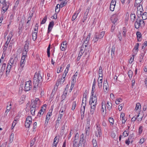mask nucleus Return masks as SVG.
Here are the masks:
<instances>
[{"mask_svg":"<svg viewBox=\"0 0 147 147\" xmlns=\"http://www.w3.org/2000/svg\"><path fill=\"white\" fill-rule=\"evenodd\" d=\"M141 108V105L139 103H137L136 105L135 109V111H140Z\"/></svg>","mask_w":147,"mask_h":147,"instance_id":"obj_25","label":"nucleus"},{"mask_svg":"<svg viewBox=\"0 0 147 147\" xmlns=\"http://www.w3.org/2000/svg\"><path fill=\"white\" fill-rule=\"evenodd\" d=\"M143 10L142 8V6L140 4H139L138 6L137 11V14L138 16L139 17L143 13Z\"/></svg>","mask_w":147,"mask_h":147,"instance_id":"obj_6","label":"nucleus"},{"mask_svg":"<svg viewBox=\"0 0 147 147\" xmlns=\"http://www.w3.org/2000/svg\"><path fill=\"white\" fill-rule=\"evenodd\" d=\"M90 35L91 34L89 33L87 36L86 38L84 40V43L83 44V46H85L86 47L90 39Z\"/></svg>","mask_w":147,"mask_h":147,"instance_id":"obj_11","label":"nucleus"},{"mask_svg":"<svg viewBox=\"0 0 147 147\" xmlns=\"http://www.w3.org/2000/svg\"><path fill=\"white\" fill-rule=\"evenodd\" d=\"M60 119H58V118H57V119L56 121V124L55 125V128H56V127L57 128L58 127L59 124L60 123Z\"/></svg>","mask_w":147,"mask_h":147,"instance_id":"obj_36","label":"nucleus"},{"mask_svg":"<svg viewBox=\"0 0 147 147\" xmlns=\"http://www.w3.org/2000/svg\"><path fill=\"white\" fill-rule=\"evenodd\" d=\"M50 46H51V45L50 44H49L48 46V47L47 48V56H48V57H50Z\"/></svg>","mask_w":147,"mask_h":147,"instance_id":"obj_33","label":"nucleus"},{"mask_svg":"<svg viewBox=\"0 0 147 147\" xmlns=\"http://www.w3.org/2000/svg\"><path fill=\"white\" fill-rule=\"evenodd\" d=\"M67 47V43L66 42H63L61 45V50L63 51L65 50Z\"/></svg>","mask_w":147,"mask_h":147,"instance_id":"obj_15","label":"nucleus"},{"mask_svg":"<svg viewBox=\"0 0 147 147\" xmlns=\"http://www.w3.org/2000/svg\"><path fill=\"white\" fill-rule=\"evenodd\" d=\"M66 95L67 94H63L61 96V99L62 100H64L65 99L66 97Z\"/></svg>","mask_w":147,"mask_h":147,"instance_id":"obj_64","label":"nucleus"},{"mask_svg":"<svg viewBox=\"0 0 147 147\" xmlns=\"http://www.w3.org/2000/svg\"><path fill=\"white\" fill-rule=\"evenodd\" d=\"M30 22L29 21V20H28V21L26 22V29L27 30L29 28L30 24Z\"/></svg>","mask_w":147,"mask_h":147,"instance_id":"obj_45","label":"nucleus"},{"mask_svg":"<svg viewBox=\"0 0 147 147\" xmlns=\"http://www.w3.org/2000/svg\"><path fill=\"white\" fill-rule=\"evenodd\" d=\"M103 90L105 92H106L109 90V85L107 80L105 81L103 83Z\"/></svg>","mask_w":147,"mask_h":147,"instance_id":"obj_13","label":"nucleus"},{"mask_svg":"<svg viewBox=\"0 0 147 147\" xmlns=\"http://www.w3.org/2000/svg\"><path fill=\"white\" fill-rule=\"evenodd\" d=\"M109 122L111 123V125H113L114 124V120L113 118L110 117L109 119Z\"/></svg>","mask_w":147,"mask_h":147,"instance_id":"obj_43","label":"nucleus"},{"mask_svg":"<svg viewBox=\"0 0 147 147\" xmlns=\"http://www.w3.org/2000/svg\"><path fill=\"white\" fill-rule=\"evenodd\" d=\"M66 4V1H65L61 2L60 4L59 5V7L62 8L63 6L65 5Z\"/></svg>","mask_w":147,"mask_h":147,"instance_id":"obj_31","label":"nucleus"},{"mask_svg":"<svg viewBox=\"0 0 147 147\" xmlns=\"http://www.w3.org/2000/svg\"><path fill=\"white\" fill-rule=\"evenodd\" d=\"M50 119V117H48V115H47L46 117V120H45V124L46 123H47V124L49 122V119Z\"/></svg>","mask_w":147,"mask_h":147,"instance_id":"obj_54","label":"nucleus"},{"mask_svg":"<svg viewBox=\"0 0 147 147\" xmlns=\"http://www.w3.org/2000/svg\"><path fill=\"white\" fill-rule=\"evenodd\" d=\"M115 6H114V5H110V10L112 11H113L114 10V8H115Z\"/></svg>","mask_w":147,"mask_h":147,"instance_id":"obj_53","label":"nucleus"},{"mask_svg":"<svg viewBox=\"0 0 147 147\" xmlns=\"http://www.w3.org/2000/svg\"><path fill=\"white\" fill-rule=\"evenodd\" d=\"M126 28L125 27H123V35L124 36H125L126 35L125 33L126 32Z\"/></svg>","mask_w":147,"mask_h":147,"instance_id":"obj_55","label":"nucleus"},{"mask_svg":"<svg viewBox=\"0 0 147 147\" xmlns=\"http://www.w3.org/2000/svg\"><path fill=\"white\" fill-rule=\"evenodd\" d=\"M116 3V1L115 0H112L111 3L110 4L111 5H114V6L115 5Z\"/></svg>","mask_w":147,"mask_h":147,"instance_id":"obj_49","label":"nucleus"},{"mask_svg":"<svg viewBox=\"0 0 147 147\" xmlns=\"http://www.w3.org/2000/svg\"><path fill=\"white\" fill-rule=\"evenodd\" d=\"M59 139L57 137V136H56L53 142H57V143H58L59 142Z\"/></svg>","mask_w":147,"mask_h":147,"instance_id":"obj_62","label":"nucleus"},{"mask_svg":"<svg viewBox=\"0 0 147 147\" xmlns=\"http://www.w3.org/2000/svg\"><path fill=\"white\" fill-rule=\"evenodd\" d=\"M102 78L99 77L98 80V86L99 88L102 87Z\"/></svg>","mask_w":147,"mask_h":147,"instance_id":"obj_16","label":"nucleus"},{"mask_svg":"<svg viewBox=\"0 0 147 147\" xmlns=\"http://www.w3.org/2000/svg\"><path fill=\"white\" fill-rule=\"evenodd\" d=\"M5 67H6V64L4 63L3 64L2 66L1 67V68L0 69V71L1 72H2L4 71L5 69Z\"/></svg>","mask_w":147,"mask_h":147,"instance_id":"obj_40","label":"nucleus"},{"mask_svg":"<svg viewBox=\"0 0 147 147\" xmlns=\"http://www.w3.org/2000/svg\"><path fill=\"white\" fill-rule=\"evenodd\" d=\"M142 1L141 0H136L135 5H136V4L138 5V4L140 3Z\"/></svg>","mask_w":147,"mask_h":147,"instance_id":"obj_61","label":"nucleus"},{"mask_svg":"<svg viewBox=\"0 0 147 147\" xmlns=\"http://www.w3.org/2000/svg\"><path fill=\"white\" fill-rule=\"evenodd\" d=\"M32 88V83L31 81L30 80L25 82L24 90L25 91H29Z\"/></svg>","mask_w":147,"mask_h":147,"instance_id":"obj_3","label":"nucleus"},{"mask_svg":"<svg viewBox=\"0 0 147 147\" xmlns=\"http://www.w3.org/2000/svg\"><path fill=\"white\" fill-rule=\"evenodd\" d=\"M37 33L36 32H32V39L34 41H35L36 39Z\"/></svg>","mask_w":147,"mask_h":147,"instance_id":"obj_21","label":"nucleus"},{"mask_svg":"<svg viewBox=\"0 0 147 147\" xmlns=\"http://www.w3.org/2000/svg\"><path fill=\"white\" fill-rule=\"evenodd\" d=\"M129 133L126 131H125L123 133L122 135L124 136V137L127 136L128 135Z\"/></svg>","mask_w":147,"mask_h":147,"instance_id":"obj_46","label":"nucleus"},{"mask_svg":"<svg viewBox=\"0 0 147 147\" xmlns=\"http://www.w3.org/2000/svg\"><path fill=\"white\" fill-rule=\"evenodd\" d=\"M36 141V138H34L32 139L30 141V146H32Z\"/></svg>","mask_w":147,"mask_h":147,"instance_id":"obj_37","label":"nucleus"},{"mask_svg":"<svg viewBox=\"0 0 147 147\" xmlns=\"http://www.w3.org/2000/svg\"><path fill=\"white\" fill-rule=\"evenodd\" d=\"M121 100H122L121 99H118L115 101V103L117 104H119L120 103V102L121 101Z\"/></svg>","mask_w":147,"mask_h":147,"instance_id":"obj_51","label":"nucleus"},{"mask_svg":"<svg viewBox=\"0 0 147 147\" xmlns=\"http://www.w3.org/2000/svg\"><path fill=\"white\" fill-rule=\"evenodd\" d=\"M138 46H139L138 43H136L135 46L134 48V50H135L136 51H137L138 50Z\"/></svg>","mask_w":147,"mask_h":147,"instance_id":"obj_52","label":"nucleus"},{"mask_svg":"<svg viewBox=\"0 0 147 147\" xmlns=\"http://www.w3.org/2000/svg\"><path fill=\"white\" fill-rule=\"evenodd\" d=\"M9 105L10 107H9L8 106L7 107L6 109L5 112V113H7L9 111L10 109L11 108V104L10 103Z\"/></svg>","mask_w":147,"mask_h":147,"instance_id":"obj_34","label":"nucleus"},{"mask_svg":"<svg viewBox=\"0 0 147 147\" xmlns=\"http://www.w3.org/2000/svg\"><path fill=\"white\" fill-rule=\"evenodd\" d=\"M16 61L15 59H13L12 58H11L10 59L9 63L7 64L9 65H11L15 66L16 65Z\"/></svg>","mask_w":147,"mask_h":147,"instance_id":"obj_14","label":"nucleus"},{"mask_svg":"<svg viewBox=\"0 0 147 147\" xmlns=\"http://www.w3.org/2000/svg\"><path fill=\"white\" fill-rule=\"evenodd\" d=\"M54 25V22L53 21H52L50 22L48 25L47 33H49L51 31L52 28H53Z\"/></svg>","mask_w":147,"mask_h":147,"instance_id":"obj_12","label":"nucleus"},{"mask_svg":"<svg viewBox=\"0 0 147 147\" xmlns=\"http://www.w3.org/2000/svg\"><path fill=\"white\" fill-rule=\"evenodd\" d=\"M14 134L13 133H11V135L10 137V138H9V141L11 142L13 141V137H14Z\"/></svg>","mask_w":147,"mask_h":147,"instance_id":"obj_39","label":"nucleus"},{"mask_svg":"<svg viewBox=\"0 0 147 147\" xmlns=\"http://www.w3.org/2000/svg\"><path fill=\"white\" fill-rule=\"evenodd\" d=\"M42 81V78L40 74V72L38 71V73H36L33 78V84L34 86L32 90L34 92H36L38 84H41Z\"/></svg>","mask_w":147,"mask_h":147,"instance_id":"obj_1","label":"nucleus"},{"mask_svg":"<svg viewBox=\"0 0 147 147\" xmlns=\"http://www.w3.org/2000/svg\"><path fill=\"white\" fill-rule=\"evenodd\" d=\"M131 20L133 21L135 19V15L134 14H131Z\"/></svg>","mask_w":147,"mask_h":147,"instance_id":"obj_56","label":"nucleus"},{"mask_svg":"<svg viewBox=\"0 0 147 147\" xmlns=\"http://www.w3.org/2000/svg\"><path fill=\"white\" fill-rule=\"evenodd\" d=\"M106 105L109 111L111 110L112 108V105L111 102L108 101Z\"/></svg>","mask_w":147,"mask_h":147,"instance_id":"obj_20","label":"nucleus"},{"mask_svg":"<svg viewBox=\"0 0 147 147\" xmlns=\"http://www.w3.org/2000/svg\"><path fill=\"white\" fill-rule=\"evenodd\" d=\"M29 45V43L26 41V43L25 44L24 49L23 50H24L25 51H28V46Z\"/></svg>","mask_w":147,"mask_h":147,"instance_id":"obj_22","label":"nucleus"},{"mask_svg":"<svg viewBox=\"0 0 147 147\" xmlns=\"http://www.w3.org/2000/svg\"><path fill=\"white\" fill-rule=\"evenodd\" d=\"M138 21L139 23L140 26L141 27H143L145 24L143 20H138Z\"/></svg>","mask_w":147,"mask_h":147,"instance_id":"obj_30","label":"nucleus"},{"mask_svg":"<svg viewBox=\"0 0 147 147\" xmlns=\"http://www.w3.org/2000/svg\"><path fill=\"white\" fill-rule=\"evenodd\" d=\"M25 63V61L24 60H21L20 61V66L21 67V68H23L24 67V64Z\"/></svg>","mask_w":147,"mask_h":147,"instance_id":"obj_35","label":"nucleus"},{"mask_svg":"<svg viewBox=\"0 0 147 147\" xmlns=\"http://www.w3.org/2000/svg\"><path fill=\"white\" fill-rule=\"evenodd\" d=\"M85 104H82V106L81 107V112H82L83 114H84L85 112V110L86 106Z\"/></svg>","mask_w":147,"mask_h":147,"instance_id":"obj_29","label":"nucleus"},{"mask_svg":"<svg viewBox=\"0 0 147 147\" xmlns=\"http://www.w3.org/2000/svg\"><path fill=\"white\" fill-rule=\"evenodd\" d=\"M86 98H83L82 104H85L86 105Z\"/></svg>","mask_w":147,"mask_h":147,"instance_id":"obj_48","label":"nucleus"},{"mask_svg":"<svg viewBox=\"0 0 147 147\" xmlns=\"http://www.w3.org/2000/svg\"><path fill=\"white\" fill-rule=\"evenodd\" d=\"M81 137L80 138L79 144V146H82L83 145V146H84L85 145L86 142V140H84V136L83 134H82L81 136Z\"/></svg>","mask_w":147,"mask_h":147,"instance_id":"obj_10","label":"nucleus"},{"mask_svg":"<svg viewBox=\"0 0 147 147\" xmlns=\"http://www.w3.org/2000/svg\"><path fill=\"white\" fill-rule=\"evenodd\" d=\"M123 105V104H121L119 105L118 109L119 111L122 110Z\"/></svg>","mask_w":147,"mask_h":147,"instance_id":"obj_57","label":"nucleus"},{"mask_svg":"<svg viewBox=\"0 0 147 147\" xmlns=\"http://www.w3.org/2000/svg\"><path fill=\"white\" fill-rule=\"evenodd\" d=\"M17 120L16 119H14L12 124L11 129H13V127L15 126L16 124L17 123Z\"/></svg>","mask_w":147,"mask_h":147,"instance_id":"obj_44","label":"nucleus"},{"mask_svg":"<svg viewBox=\"0 0 147 147\" xmlns=\"http://www.w3.org/2000/svg\"><path fill=\"white\" fill-rule=\"evenodd\" d=\"M9 5L10 3L9 2L4 3V4H3L1 12H3V13H4L7 10Z\"/></svg>","mask_w":147,"mask_h":147,"instance_id":"obj_5","label":"nucleus"},{"mask_svg":"<svg viewBox=\"0 0 147 147\" xmlns=\"http://www.w3.org/2000/svg\"><path fill=\"white\" fill-rule=\"evenodd\" d=\"M73 88H74V82H71L70 89V90H69L70 92H71V91L72 90V89H73Z\"/></svg>","mask_w":147,"mask_h":147,"instance_id":"obj_63","label":"nucleus"},{"mask_svg":"<svg viewBox=\"0 0 147 147\" xmlns=\"http://www.w3.org/2000/svg\"><path fill=\"white\" fill-rule=\"evenodd\" d=\"M97 102V98L96 96H94L92 98H90L89 102L91 105H92L96 106V103Z\"/></svg>","mask_w":147,"mask_h":147,"instance_id":"obj_8","label":"nucleus"},{"mask_svg":"<svg viewBox=\"0 0 147 147\" xmlns=\"http://www.w3.org/2000/svg\"><path fill=\"white\" fill-rule=\"evenodd\" d=\"M105 34V32L102 31L100 32L99 34L96 33L94 38L92 40L94 43L96 42L99 39L102 38L104 36Z\"/></svg>","mask_w":147,"mask_h":147,"instance_id":"obj_2","label":"nucleus"},{"mask_svg":"<svg viewBox=\"0 0 147 147\" xmlns=\"http://www.w3.org/2000/svg\"><path fill=\"white\" fill-rule=\"evenodd\" d=\"M136 35L138 40V41H140L141 40V33L139 32H136Z\"/></svg>","mask_w":147,"mask_h":147,"instance_id":"obj_24","label":"nucleus"},{"mask_svg":"<svg viewBox=\"0 0 147 147\" xmlns=\"http://www.w3.org/2000/svg\"><path fill=\"white\" fill-rule=\"evenodd\" d=\"M59 4H57L55 7V12L57 13H58L60 10V8L59 7Z\"/></svg>","mask_w":147,"mask_h":147,"instance_id":"obj_42","label":"nucleus"},{"mask_svg":"<svg viewBox=\"0 0 147 147\" xmlns=\"http://www.w3.org/2000/svg\"><path fill=\"white\" fill-rule=\"evenodd\" d=\"M32 120V119L31 116H28L26 118L25 122H28V123H29V124H31Z\"/></svg>","mask_w":147,"mask_h":147,"instance_id":"obj_23","label":"nucleus"},{"mask_svg":"<svg viewBox=\"0 0 147 147\" xmlns=\"http://www.w3.org/2000/svg\"><path fill=\"white\" fill-rule=\"evenodd\" d=\"M35 107V105H34L30 108V112L33 115H34L35 114L36 109Z\"/></svg>","mask_w":147,"mask_h":147,"instance_id":"obj_17","label":"nucleus"},{"mask_svg":"<svg viewBox=\"0 0 147 147\" xmlns=\"http://www.w3.org/2000/svg\"><path fill=\"white\" fill-rule=\"evenodd\" d=\"M12 66L11 65H9L7 64V66L6 68V75L9 74L10 71L11 70Z\"/></svg>","mask_w":147,"mask_h":147,"instance_id":"obj_18","label":"nucleus"},{"mask_svg":"<svg viewBox=\"0 0 147 147\" xmlns=\"http://www.w3.org/2000/svg\"><path fill=\"white\" fill-rule=\"evenodd\" d=\"M96 107V106L93 105H91L90 112L92 114H94Z\"/></svg>","mask_w":147,"mask_h":147,"instance_id":"obj_27","label":"nucleus"},{"mask_svg":"<svg viewBox=\"0 0 147 147\" xmlns=\"http://www.w3.org/2000/svg\"><path fill=\"white\" fill-rule=\"evenodd\" d=\"M65 77H63V78H62L61 79H60V85L62 84L63 83H64V81H65Z\"/></svg>","mask_w":147,"mask_h":147,"instance_id":"obj_47","label":"nucleus"},{"mask_svg":"<svg viewBox=\"0 0 147 147\" xmlns=\"http://www.w3.org/2000/svg\"><path fill=\"white\" fill-rule=\"evenodd\" d=\"M92 142L93 147H98L97 143L95 139H93Z\"/></svg>","mask_w":147,"mask_h":147,"instance_id":"obj_32","label":"nucleus"},{"mask_svg":"<svg viewBox=\"0 0 147 147\" xmlns=\"http://www.w3.org/2000/svg\"><path fill=\"white\" fill-rule=\"evenodd\" d=\"M143 14L142 13V18L143 20H145L147 19V13L144 12Z\"/></svg>","mask_w":147,"mask_h":147,"instance_id":"obj_28","label":"nucleus"},{"mask_svg":"<svg viewBox=\"0 0 147 147\" xmlns=\"http://www.w3.org/2000/svg\"><path fill=\"white\" fill-rule=\"evenodd\" d=\"M105 103V102H102L101 112L102 115L105 116L106 114V109Z\"/></svg>","mask_w":147,"mask_h":147,"instance_id":"obj_7","label":"nucleus"},{"mask_svg":"<svg viewBox=\"0 0 147 147\" xmlns=\"http://www.w3.org/2000/svg\"><path fill=\"white\" fill-rule=\"evenodd\" d=\"M98 73L99 75V77L102 78V68L101 66H100L99 67L98 71Z\"/></svg>","mask_w":147,"mask_h":147,"instance_id":"obj_19","label":"nucleus"},{"mask_svg":"<svg viewBox=\"0 0 147 147\" xmlns=\"http://www.w3.org/2000/svg\"><path fill=\"white\" fill-rule=\"evenodd\" d=\"M96 131L95 136L97 137H100L102 135L101 130L100 127L97 125Z\"/></svg>","mask_w":147,"mask_h":147,"instance_id":"obj_9","label":"nucleus"},{"mask_svg":"<svg viewBox=\"0 0 147 147\" xmlns=\"http://www.w3.org/2000/svg\"><path fill=\"white\" fill-rule=\"evenodd\" d=\"M47 17L46 16H45L44 18L42 20L41 22L40 23V24H44L46 21H47Z\"/></svg>","mask_w":147,"mask_h":147,"instance_id":"obj_38","label":"nucleus"},{"mask_svg":"<svg viewBox=\"0 0 147 147\" xmlns=\"http://www.w3.org/2000/svg\"><path fill=\"white\" fill-rule=\"evenodd\" d=\"M133 72L132 71L129 70L128 73V75L129 78H131L132 76Z\"/></svg>","mask_w":147,"mask_h":147,"instance_id":"obj_41","label":"nucleus"},{"mask_svg":"<svg viewBox=\"0 0 147 147\" xmlns=\"http://www.w3.org/2000/svg\"><path fill=\"white\" fill-rule=\"evenodd\" d=\"M119 13H115L112 16L111 18V20L112 22L115 24L116 22L118 20V18L119 17Z\"/></svg>","mask_w":147,"mask_h":147,"instance_id":"obj_4","label":"nucleus"},{"mask_svg":"<svg viewBox=\"0 0 147 147\" xmlns=\"http://www.w3.org/2000/svg\"><path fill=\"white\" fill-rule=\"evenodd\" d=\"M139 116V115H138L136 117H133V118L131 119V121H134L136 119H137L138 118V117Z\"/></svg>","mask_w":147,"mask_h":147,"instance_id":"obj_59","label":"nucleus"},{"mask_svg":"<svg viewBox=\"0 0 147 147\" xmlns=\"http://www.w3.org/2000/svg\"><path fill=\"white\" fill-rule=\"evenodd\" d=\"M28 51H25L24 50H23V52L22 54V56H26V54L27 53V52Z\"/></svg>","mask_w":147,"mask_h":147,"instance_id":"obj_50","label":"nucleus"},{"mask_svg":"<svg viewBox=\"0 0 147 147\" xmlns=\"http://www.w3.org/2000/svg\"><path fill=\"white\" fill-rule=\"evenodd\" d=\"M135 26L136 28L138 29L140 26L138 20V19H136V21L135 23Z\"/></svg>","mask_w":147,"mask_h":147,"instance_id":"obj_26","label":"nucleus"},{"mask_svg":"<svg viewBox=\"0 0 147 147\" xmlns=\"http://www.w3.org/2000/svg\"><path fill=\"white\" fill-rule=\"evenodd\" d=\"M31 124H29V123H28V122H25V125L26 127L29 128L30 127V125Z\"/></svg>","mask_w":147,"mask_h":147,"instance_id":"obj_60","label":"nucleus"},{"mask_svg":"<svg viewBox=\"0 0 147 147\" xmlns=\"http://www.w3.org/2000/svg\"><path fill=\"white\" fill-rule=\"evenodd\" d=\"M84 46H83V45H82V46L81 48V49L80 51V52H82L83 53H84V52L85 51V49L84 48Z\"/></svg>","mask_w":147,"mask_h":147,"instance_id":"obj_58","label":"nucleus"}]
</instances>
